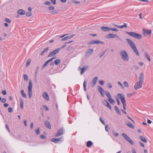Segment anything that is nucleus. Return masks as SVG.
Wrapping results in <instances>:
<instances>
[{
	"instance_id": "obj_1",
	"label": "nucleus",
	"mask_w": 153,
	"mask_h": 153,
	"mask_svg": "<svg viewBox=\"0 0 153 153\" xmlns=\"http://www.w3.org/2000/svg\"><path fill=\"white\" fill-rule=\"evenodd\" d=\"M126 40L130 46V47L133 50L136 55L138 56L140 55L134 43L131 39H127Z\"/></svg>"
},
{
	"instance_id": "obj_2",
	"label": "nucleus",
	"mask_w": 153,
	"mask_h": 153,
	"mask_svg": "<svg viewBox=\"0 0 153 153\" xmlns=\"http://www.w3.org/2000/svg\"><path fill=\"white\" fill-rule=\"evenodd\" d=\"M120 55L121 59L124 61L127 62L129 60V57L127 52L124 50L120 51Z\"/></svg>"
},
{
	"instance_id": "obj_3",
	"label": "nucleus",
	"mask_w": 153,
	"mask_h": 153,
	"mask_svg": "<svg viewBox=\"0 0 153 153\" xmlns=\"http://www.w3.org/2000/svg\"><path fill=\"white\" fill-rule=\"evenodd\" d=\"M126 33L130 36L135 39H140L142 37V36L140 34L133 32H127Z\"/></svg>"
},
{
	"instance_id": "obj_4",
	"label": "nucleus",
	"mask_w": 153,
	"mask_h": 153,
	"mask_svg": "<svg viewBox=\"0 0 153 153\" xmlns=\"http://www.w3.org/2000/svg\"><path fill=\"white\" fill-rule=\"evenodd\" d=\"M33 85L30 80L29 81V84L28 87V94L29 98H30L32 95V88Z\"/></svg>"
},
{
	"instance_id": "obj_5",
	"label": "nucleus",
	"mask_w": 153,
	"mask_h": 153,
	"mask_svg": "<svg viewBox=\"0 0 153 153\" xmlns=\"http://www.w3.org/2000/svg\"><path fill=\"white\" fill-rule=\"evenodd\" d=\"M143 82L139 81L136 83L134 86V88L136 90L141 88L142 87Z\"/></svg>"
},
{
	"instance_id": "obj_6",
	"label": "nucleus",
	"mask_w": 153,
	"mask_h": 153,
	"mask_svg": "<svg viewBox=\"0 0 153 153\" xmlns=\"http://www.w3.org/2000/svg\"><path fill=\"white\" fill-rule=\"evenodd\" d=\"M104 44V43L103 42H102L99 40H97V41H91L88 42V45L91 44Z\"/></svg>"
},
{
	"instance_id": "obj_7",
	"label": "nucleus",
	"mask_w": 153,
	"mask_h": 153,
	"mask_svg": "<svg viewBox=\"0 0 153 153\" xmlns=\"http://www.w3.org/2000/svg\"><path fill=\"white\" fill-rule=\"evenodd\" d=\"M117 97L118 98H120L121 101L123 104H126V100L124 99V96L122 94L118 93L117 94Z\"/></svg>"
},
{
	"instance_id": "obj_8",
	"label": "nucleus",
	"mask_w": 153,
	"mask_h": 153,
	"mask_svg": "<svg viewBox=\"0 0 153 153\" xmlns=\"http://www.w3.org/2000/svg\"><path fill=\"white\" fill-rule=\"evenodd\" d=\"M60 49L59 48H57L53 52H51L48 55V57H51L57 53L59 51Z\"/></svg>"
},
{
	"instance_id": "obj_9",
	"label": "nucleus",
	"mask_w": 153,
	"mask_h": 153,
	"mask_svg": "<svg viewBox=\"0 0 153 153\" xmlns=\"http://www.w3.org/2000/svg\"><path fill=\"white\" fill-rule=\"evenodd\" d=\"M152 33V31L151 30H146L145 29H143V33L145 36L148 35H150Z\"/></svg>"
},
{
	"instance_id": "obj_10",
	"label": "nucleus",
	"mask_w": 153,
	"mask_h": 153,
	"mask_svg": "<svg viewBox=\"0 0 153 153\" xmlns=\"http://www.w3.org/2000/svg\"><path fill=\"white\" fill-rule=\"evenodd\" d=\"M98 79V78L96 76L94 77L91 83V85L92 88L95 85V84L97 82V80Z\"/></svg>"
},
{
	"instance_id": "obj_11",
	"label": "nucleus",
	"mask_w": 153,
	"mask_h": 153,
	"mask_svg": "<svg viewBox=\"0 0 153 153\" xmlns=\"http://www.w3.org/2000/svg\"><path fill=\"white\" fill-rule=\"evenodd\" d=\"M64 132V130L62 128L59 129L58 131L56 134L55 135V137H59L63 134Z\"/></svg>"
},
{
	"instance_id": "obj_12",
	"label": "nucleus",
	"mask_w": 153,
	"mask_h": 153,
	"mask_svg": "<svg viewBox=\"0 0 153 153\" xmlns=\"http://www.w3.org/2000/svg\"><path fill=\"white\" fill-rule=\"evenodd\" d=\"M42 97L46 101L49 100V96L46 92H44L42 94Z\"/></svg>"
},
{
	"instance_id": "obj_13",
	"label": "nucleus",
	"mask_w": 153,
	"mask_h": 153,
	"mask_svg": "<svg viewBox=\"0 0 153 153\" xmlns=\"http://www.w3.org/2000/svg\"><path fill=\"white\" fill-rule=\"evenodd\" d=\"M115 37H117L118 38H119V37L117 35L111 33L108 34L106 36V37L108 39L113 38Z\"/></svg>"
},
{
	"instance_id": "obj_14",
	"label": "nucleus",
	"mask_w": 153,
	"mask_h": 153,
	"mask_svg": "<svg viewBox=\"0 0 153 153\" xmlns=\"http://www.w3.org/2000/svg\"><path fill=\"white\" fill-rule=\"evenodd\" d=\"M93 51L94 50L93 49H88L86 52V57L89 56L92 53Z\"/></svg>"
},
{
	"instance_id": "obj_15",
	"label": "nucleus",
	"mask_w": 153,
	"mask_h": 153,
	"mask_svg": "<svg viewBox=\"0 0 153 153\" xmlns=\"http://www.w3.org/2000/svg\"><path fill=\"white\" fill-rule=\"evenodd\" d=\"M89 68V66L87 65L84 66L81 69V75H82L85 71L87 70Z\"/></svg>"
},
{
	"instance_id": "obj_16",
	"label": "nucleus",
	"mask_w": 153,
	"mask_h": 153,
	"mask_svg": "<svg viewBox=\"0 0 153 153\" xmlns=\"http://www.w3.org/2000/svg\"><path fill=\"white\" fill-rule=\"evenodd\" d=\"M144 79V74L143 72L141 73L139 75V81L143 82Z\"/></svg>"
},
{
	"instance_id": "obj_17",
	"label": "nucleus",
	"mask_w": 153,
	"mask_h": 153,
	"mask_svg": "<svg viewBox=\"0 0 153 153\" xmlns=\"http://www.w3.org/2000/svg\"><path fill=\"white\" fill-rule=\"evenodd\" d=\"M62 140V137H60L58 138H53L51 139V141L55 143H57L59 141H60Z\"/></svg>"
},
{
	"instance_id": "obj_18",
	"label": "nucleus",
	"mask_w": 153,
	"mask_h": 153,
	"mask_svg": "<svg viewBox=\"0 0 153 153\" xmlns=\"http://www.w3.org/2000/svg\"><path fill=\"white\" fill-rule=\"evenodd\" d=\"M45 126L48 128L51 129V125L49 122L47 120H45Z\"/></svg>"
},
{
	"instance_id": "obj_19",
	"label": "nucleus",
	"mask_w": 153,
	"mask_h": 153,
	"mask_svg": "<svg viewBox=\"0 0 153 153\" xmlns=\"http://www.w3.org/2000/svg\"><path fill=\"white\" fill-rule=\"evenodd\" d=\"M101 29L103 31L106 32L111 30V29L110 28L105 27H101Z\"/></svg>"
},
{
	"instance_id": "obj_20",
	"label": "nucleus",
	"mask_w": 153,
	"mask_h": 153,
	"mask_svg": "<svg viewBox=\"0 0 153 153\" xmlns=\"http://www.w3.org/2000/svg\"><path fill=\"white\" fill-rule=\"evenodd\" d=\"M126 124L128 127H129L131 128H134V127L133 126V125L129 121H126Z\"/></svg>"
},
{
	"instance_id": "obj_21",
	"label": "nucleus",
	"mask_w": 153,
	"mask_h": 153,
	"mask_svg": "<svg viewBox=\"0 0 153 153\" xmlns=\"http://www.w3.org/2000/svg\"><path fill=\"white\" fill-rule=\"evenodd\" d=\"M17 13L20 15H23L25 13V11L22 9L19 10Z\"/></svg>"
},
{
	"instance_id": "obj_22",
	"label": "nucleus",
	"mask_w": 153,
	"mask_h": 153,
	"mask_svg": "<svg viewBox=\"0 0 153 153\" xmlns=\"http://www.w3.org/2000/svg\"><path fill=\"white\" fill-rule=\"evenodd\" d=\"M126 140L129 142L131 145H133L134 144L133 141L128 136L126 139Z\"/></svg>"
},
{
	"instance_id": "obj_23",
	"label": "nucleus",
	"mask_w": 153,
	"mask_h": 153,
	"mask_svg": "<svg viewBox=\"0 0 153 153\" xmlns=\"http://www.w3.org/2000/svg\"><path fill=\"white\" fill-rule=\"evenodd\" d=\"M21 93L22 97L24 98H26L27 95L26 94L24 93V90L22 89L21 90Z\"/></svg>"
},
{
	"instance_id": "obj_24",
	"label": "nucleus",
	"mask_w": 153,
	"mask_h": 153,
	"mask_svg": "<svg viewBox=\"0 0 153 153\" xmlns=\"http://www.w3.org/2000/svg\"><path fill=\"white\" fill-rule=\"evenodd\" d=\"M139 138L142 141L146 143H147V140L144 137L142 136H139Z\"/></svg>"
},
{
	"instance_id": "obj_25",
	"label": "nucleus",
	"mask_w": 153,
	"mask_h": 153,
	"mask_svg": "<svg viewBox=\"0 0 153 153\" xmlns=\"http://www.w3.org/2000/svg\"><path fill=\"white\" fill-rule=\"evenodd\" d=\"M74 36V35H71V36H66L65 38H63V39H62L61 40L62 41H64V40H68V39H70V38H71L72 37Z\"/></svg>"
},
{
	"instance_id": "obj_26",
	"label": "nucleus",
	"mask_w": 153,
	"mask_h": 153,
	"mask_svg": "<svg viewBox=\"0 0 153 153\" xmlns=\"http://www.w3.org/2000/svg\"><path fill=\"white\" fill-rule=\"evenodd\" d=\"M61 62V60L60 59H57L54 61V63L56 65H57Z\"/></svg>"
},
{
	"instance_id": "obj_27",
	"label": "nucleus",
	"mask_w": 153,
	"mask_h": 153,
	"mask_svg": "<svg viewBox=\"0 0 153 153\" xmlns=\"http://www.w3.org/2000/svg\"><path fill=\"white\" fill-rule=\"evenodd\" d=\"M144 55L145 57L149 61H150L151 60V59L150 58V56H149L147 53L145 52L144 53Z\"/></svg>"
},
{
	"instance_id": "obj_28",
	"label": "nucleus",
	"mask_w": 153,
	"mask_h": 153,
	"mask_svg": "<svg viewBox=\"0 0 153 153\" xmlns=\"http://www.w3.org/2000/svg\"><path fill=\"white\" fill-rule=\"evenodd\" d=\"M114 108L116 111L117 113V114L119 115H121V113L120 111V110L119 108L117 107V106H115L114 107Z\"/></svg>"
},
{
	"instance_id": "obj_29",
	"label": "nucleus",
	"mask_w": 153,
	"mask_h": 153,
	"mask_svg": "<svg viewBox=\"0 0 153 153\" xmlns=\"http://www.w3.org/2000/svg\"><path fill=\"white\" fill-rule=\"evenodd\" d=\"M98 88L99 92L101 93V94H102V92L104 91L103 89L99 86H98Z\"/></svg>"
},
{
	"instance_id": "obj_30",
	"label": "nucleus",
	"mask_w": 153,
	"mask_h": 153,
	"mask_svg": "<svg viewBox=\"0 0 153 153\" xmlns=\"http://www.w3.org/2000/svg\"><path fill=\"white\" fill-rule=\"evenodd\" d=\"M108 100L110 102V103L112 105L114 104L115 103V101L114 100L111 98V97Z\"/></svg>"
},
{
	"instance_id": "obj_31",
	"label": "nucleus",
	"mask_w": 153,
	"mask_h": 153,
	"mask_svg": "<svg viewBox=\"0 0 153 153\" xmlns=\"http://www.w3.org/2000/svg\"><path fill=\"white\" fill-rule=\"evenodd\" d=\"M72 2L75 3L76 4H79L80 3L79 1H76L75 0H72L70 1L69 3L70 4H71Z\"/></svg>"
},
{
	"instance_id": "obj_32",
	"label": "nucleus",
	"mask_w": 153,
	"mask_h": 153,
	"mask_svg": "<svg viewBox=\"0 0 153 153\" xmlns=\"http://www.w3.org/2000/svg\"><path fill=\"white\" fill-rule=\"evenodd\" d=\"M105 95L108 97V99L111 97V95L109 92H107L106 91H105Z\"/></svg>"
},
{
	"instance_id": "obj_33",
	"label": "nucleus",
	"mask_w": 153,
	"mask_h": 153,
	"mask_svg": "<svg viewBox=\"0 0 153 153\" xmlns=\"http://www.w3.org/2000/svg\"><path fill=\"white\" fill-rule=\"evenodd\" d=\"M49 48L48 47H47L43 51L41 52V53H40V55L42 56L44 53H45L47 51H48V49Z\"/></svg>"
},
{
	"instance_id": "obj_34",
	"label": "nucleus",
	"mask_w": 153,
	"mask_h": 153,
	"mask_svg": "<svg viewBox=\"0 0 153 153\" xmlns=\"http://www.w3.org/2000/svg\"><path fill=\"white\" fill-rule=\"evenodd\" d=\"M92 145V142L90 141H88L86 144V146L88 147H90Z\"/></svg>"
},
{
	"instance_id": "obj_35",
	"label": "nucleus",
	"mask_w": 153,
	"mask_h": 153,
	"mask_svg": "<svg viewBox=\"0 0 153 153\" xmlns=\"http://www.w3.org/2000/svg\"><path fill=\"white\" fill-rule=\"evenodd\" d=\"M87 83V82H86V80H85L84 81V82L83 83V85L84 90L85 91H86V86Z\"/></svg>"
},
{
	"instance_id": "obj_36",
	"label": "nucleus",
	"mask_w": 153,
	"mask_h": 153,
	"mask_svg": "<svg viewBox=\"0 0 153 153\" xmlns=\"http://www.w3.org/2000/svg\"><path fill=\"white\" fill-rule=\"evenodd\" d=\"M20 107L21 108L23 109V102L22 100V99L20 100Z\"/></svg>"
},
{
	"instance_id": "obj_37",
	"label": "nucleus",
	"mask_w": 153,
	"mask_h": 153,
	"mask_svg": "<svg viewBox=\"0 0 153 153\" xmlns=\"http://www.w3.org/2000/svg\"><path fill=\"white\" fill-rule=\"evenodd\" d=\"M123 85L124 86L127 88H128L129 87V85L127 83V82L126 81H124L123 82Z\"/></svg>"
},
{
	"instance_id": "obj_38",
	"label": "nucleus",
	"mask_w": 153,
	"mask_h": 153,
	"mask_svg": "<svg viewBox=\"0 0 153 153\" xmlns=\"http://www.w3.org/2000/svg\"><path fill=\"white\" fill-rule=\"evenodd\" d=\"M126 25H127V24H125L124 25H119V26L118 28H123L124 27H127Z\"/></svg>"
},
{
	"instance_id": "obj_39",
	"label": "nucleus",
	"mask_w": 153,
	"mask_h": 153,
	"mask_svg": "<svg viewBox=\"0 0 153 153\" xmlns=\"http://www.w3.org/2000/svg\"><path fill=\"white\" fill-rule=\"evenodd\" d=\"M23 77L25 80L27 81L28 80V77L27 75L25 74L24 75Z\"/></svg>"
},
{
	"instance_id": "obj_40",
	"label": "nucleus",
	"mask_w": 153,
	"mask_h": 153,
	"mask_svg": "<svg viewBox=\"0 0 153 153\" xmlns=\"http://www.w3.org/2000/svg\"><path fill=\"white\" fill-rule=\"evenodd\" d=\"M31 62V60L30 59H28L27 61V62L26 65V67L28 66L30 64Z\"/></svg>"
},
{
	"instance_id": "obj_41",
	"label": "nucleus",
	"mask_w": 153,
	"mask_h": 153,
	"mask_svg": "<svg viewBox=\"0 0 153 153\" xmlns=\"http://www.w3.org/2000/svg\"><path fill=\"white\" fill-rule=\"evenodd\" d=\"M48 63L49 62L47 60L43 65L42 67V69L44 68H45V67H46L48 65Z\"/></svg>"
},
{
	"instance_id": "obj_42",
	"label": "nucleus",
	"mask_w": 153,
	"mask_h": 153,
	"mask_svg": "<svg viewBox=\"0 0 153 153\" xmlns=\"http://www.w3.org/2000/svg\"><path fill=\"white\" fill-rule=\"evenodd\" d=\"M32 15V13L30 12H29L26 13V16L28 17H30Z\"/></svg>"
},
{
	"instance_id": "obj_43",
	"label": "nucleus",
	"mask_w": 153,
	"mask_h": 153,
	"mask_svg": "<svg viewBox=\"0 0 153 153\" xmlns=\"http://www.w3.org/2000/svg\"><path fill=\"white\" fill-rule=\"evenodd\" d=\"M112 133L115 137H117L118 136V134L115 131H112Z\"/></svg>"
},
{
	"instance_id": "obj_44",
	"label": "nucleus",
	"mask_w": 153,
	"mask_h": 153,
	"mask_svg": "<svg viewBox=\"0 0 153 153\" xmlns=\"http://www.w3.org/2000/svg\"><path fill=\"white\" fill-rule=\"evenodd\" d=\"M105 106L108 107L110 110H111L112 108H111V105L109 104L108 102V103H107V104Z\"/></svg>"
},
{
	"instance_id": "obj_45",
	"label": "nucleus",
	"mask_w": 153,
	"mask_h": 153,
	"mask_svg": "<svg viewBox=\"0 0 153 153\" xmlns=\"http://www.w3.org/2000/svg\"><path fill=\"white\" fill-rule=\"evenodd\" d=\"M105 106L108 107L110 110H111L112 108H111V105L109 104L108 102V103H107V104Z\"/></svg>"
},
{
	"instance_id": "obj_46",
	"label": "nucleus",
	"mask_w": 153,
	"mask_h": 153,
	"mask_svg": "<svg viewBox=\"0 0 153 153\" xmlns=\"http://www.w3.org/2000/svg\"><path fill=\"white\" fill-rule=\"evenodd\" d=\"M108 102L107 101V100H104L103 101V103L104 105L105 106L107 104V103H108Z\"/></svg>"
},
{
	"instance_id": "obj_47",
	"label": "nucleus",
	"mask_w": 153,
	"mask_h": 153,
	"mask_svg": "<svg viewBox=\"0 0 153 153\" xmlns=\"http://www.w3.org/2000/svg\"><path fill=\"white\" fill-rule=\"evenodd\" d=\"M106 52V51H103L99 55V56L100 57H102L105 53V52Z\"/></svg>"
},
{
	"instance_id": "obj_48",
	"label": "nucleus",
	"mask_w": 153,
	"mask_h": 153,
	"mask_svg": "<svg viewBox=\"0 0 153 153\" xmlns=\"http://www.w3.org/2000/svg\"><path fill=\"white\" fill-rule=\"evenodd\" d=\"M117 83L122 88H124V86L119 81Z\"/></svg>"
},
{
	"instance_id": "obj_49",
	"label": "nucleus",
	"mask_w": 153,
	"mask_h": 153,
	"mask_svg": "<svg viewBox=\"0 0 153 153\" xmlns=\"http://www.w3.org/2000/svg\"><path fill=\"white\" fill-rule=\"evenodd\" d=\"M100 120L101 122L102 123V124L104 125H105V123L104 121V120L101 118H100Z\"/></svg>"
},
{
	"instance_id": "obj_50",
	"label": "nucleus",
	"mask_w": 153,
	"mask_h": 153,
	"mask_svg": "<svg viewBox=\"0 0 153 153\" xmlns=\"http://www.w3.org/2000/svg\"><path fill=\"white\" fill-rule=\"evenodd\" d=\"M107 86L109 88H111L112 86L111 83H109L107 84Z\"/></svg>"
},
{
	"instance_id": "obj_51",
	"label": "nucleus",
	"mask_w": 153,
	"mask_h": 153,
	"mask_svg": "<svg viewBox=\"0 0 153 153\" xmlns=\"http://www.w3.org/2000/svg\"><path fill=\"white\" fill-rule=\"evenodd\" d=\"M122 135L126 139L128 137L126 134L124 133L122 134Z\"/></svg>"
},
{
	"instance_id": "obj_52",
	"label": "nucleus",
	"mask_w": 153,
	"mask_h": 153,
	"mask_svg": "<svg viewBox=\"0 0 153 153\" xmlns=\"http://www.w3.org/2000/svg\"><path fill=\"white\" fill-rule=\"evenodd\" d=\"M122 135L126 139L128 137L126 134L124 133L122 134Z\"/></svg>"
},
{
	"instance_id": "obj_53",
	"label": "nucleus",
	"mask_w": 153,
	"mask_h": 153,
	"mask_svg": "<svg viewBox=\"0 0 153 153\" xmlns=\"http://www.w3.org/2000/svg\"><path fill=\"white\" fill-rule=\"evenodd\" d=\"M45 4L48 5H51V2L49 1H47L45 2Z\"/></svg>"
},
{
	"instance_id": "obj_54",
	"label": "nucleus",
	"mask_w": 153,
	"mask_h": 153,
	"mask_svg": "<svg viewBox=\"0 0 153 153\" xmlns=\"http://www.w3.org/2000/svg\"><path fill=\"white\" fill-rule=\"evenodd\" d=\"M99 84L101 85H103L104 83V81L102 80H100L99 81Z\"/></svg>"
},
{
	"instance_id": "obj_55",
	"label": "nucleus",
	"mask_w": 153,
	"mask_h": 153,
	"mask_svg": "<svg viewBox=\"0 0 153 153\" xmlns=\"http://www.w3.org/2000/svg\"><path fill=\"white\" fill-rule=\"evenodd\" d=\"M58 13V10H54L53 11H52L51 12V13L52 14H57Z\"/></svg>"
},
{
	"instance_id": "obj_56",
	"label": "nucleus",
	"mask_w": 153,
	"mask_h": 153,
	"mask_svg": "<svg viewBox=\"0 0 153 153\" xmlns=\"http://www.w3.org/2000/svg\"><path fill=\"white\" fill-rule=\"evenodd\" d=\"M54 7L52 6H51L49 7V9L50 10H54Z\"/></svg>"
},
{
	"instance_id": "obj_57",
	"label": "nucleus",
	"mask_w": 153,
	"mask_h": 153,
	"mask_svg": "<svg viewBox=\"0 0 153 153\" xmlns=\"http://www.w3.org/2000/svg\"><path fill=\"white\" fill-rule=\"evenodd\" d=\"M5 21L8 23L11 22V20L7 18L5 19Z\"/></svg>"
},
{
	"instance_id": "obj_58",
	"label": "nucleus",
	"mask_w": 153,
	"mask_h": 153,
	"mask_svg": "<svg viewBox=\"0 0 153 153\" xmlns=\"http://www.w3.org/2000/svg\"><path fill=\"white\" fill-rule=\"evenodd\" d=\"M5 127L7 129V130H8V131H9V132H10V129L9 128V127H8V126L7 124L5 125Z\"/></svg>"
},
{
	"instance_id": "obj_59",
	"label": "nucleus",
	"mask_w": 153,
	"mask_h": 153,
	"mask_svg": "<svg viewBox=\"0 0 153 153\" xmlns=\"http://www.w3.org/2000/svg\"><path fill=\"white\" fill-rule=\"evenodd\" d=\"M72 48V47L71 46H69L68 48H67V50L68 51H70Z\"/></svg>"
},
{
	"instance_id": "obj_60",
	"label": "nucleus",
	"mask_w": 153,
	"mask_h": 153,
	"mask_svg": "<svg viewBox=\"0 0 153 153\" xmlns=\"http://www.w3.org/2000/svg\"><path fill=\"white\" fill-rule=\"evenodd\" d=\"M8 111L10 113L11 112L13 111V109L11 108H9L8 109Z\"/></svg>"
},
{
	"instance_id": "obj_61",
	"label": "nucleus",
	"mask_w": 153,
	"mask_h": 153,
	"mask_svg": "<svg viewBox=\"0 0 153 153\" xmlns=\"http://www.w3.org/2000/svg\"><path fill=\"white\" fill-rule=\"evenodd\" d=\"M51 1L53 4H56V0H51Z\"/></svg>"
},
{
	"instance_id": "obj_62",
	"label": "nucleus",
	"mask_w": 153,
	"mask_h": 153,
	"mask_svg": "<svg viewBox=\"0 0 153 153\" xmlns=\"http://www.w3.org/2000/svg\"><path fill=\"white\" fill-rule=\"evenodd\" d=\"M111 30L114 31H118V30L116 28H110Z\"/></svg>"
},
{
	"instance_id": "obj_63",
	"label": "nucleus",
	"mask_w": 153,
	"mask_h": 153,
	"mask_svg": "<svg viewBox=\"0 0 153 153\" xmlns=\"http://www.w3.org/2000/svg\"><path fill=\"white\" fill-rule=\"evenodd\" d=\"M2 93L3 94V95H5L6 94H7V93H6V91L5 90H3L2 91Z\"/></svg>"
},
{
	"instance_id": "obj_64",
	"label": "nucleus",
	"mask_w": 153,
	"mask_h": 153,
	"mask_svg": "<svg viewBox=\"0 0 153 153\" xmlns=\"http://www.w3.org/2000/svg\"><path fill=\"white\" fill-rule=\"evenodd\" d=\"M133 95L132 93L131 94H127V97H130L131 96Z\"/></svg>"
}]
</instances>
